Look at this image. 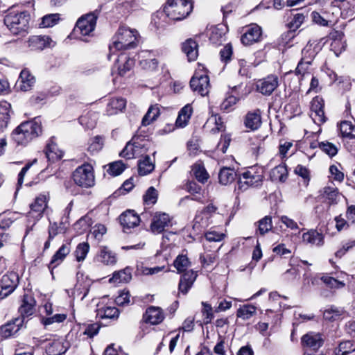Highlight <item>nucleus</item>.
<instances>
[{"label": "nucleus", "mask_w": 355, "mask_h": 355, "mask_svg": "<svg viewBox=\"0 0 355 355\" xmlns=\"http://www.w3.org/2000/svg\"><path fill=\"white\" fill-rule=\"evenodd\" d=\"M98 315L101 318H116L119 315V310L116 307L107 306L98 310Z\"/></svg>", "instance_id": "nucleus-56"}, {"label": "nucleus", "mask_w": 355, "mask_h": 355, "mask_svg": "<svg viewBox=\"0 0 355 355\" xmlns=\"http://www.w3.org/2000/svg\"><path fill=\"white\" fill-rule=\"evenodd\" d=\"M355 250V240L343 241L341 247L336 252L335 256L338 258L343 257L347 252Z\"/></svg>", "instance_id": "nucleus-55"}, {"label": "nucleus", "mask_w": 355, "mask_h": 355, "mask_svg": "<svg viewBox=\"0 0 355 355\" xmlns=\"http://www.w3.org/2000/svg\"><path fill=\"white\" fill-rule=\"evenodd\" d=\"M263 178L262 171H257L254 168H250L239 175L236 189L243 192L250 187H259L262 184Z\"/></svg>", "instance_id": "nucleus-7"}, {"label": "nucleus", "mask_w": 355, "mask_h": 355, "mask_svg": "<svg viewBox=\"0 0 355 355\" xmlns=\"http://www.w3.org/2000/svg\"><path fill=\"white\" fill-rule=\"evenodd\" d=\"M155 168V164L149 156L146 155L138 164V172L140 175H146L151 173Z\"/></svg>", "instance_id": "nucleus-43"}, {"label": "nucleus", "mask_w": 355, "mask_h": 355, "mask_svg": "<svg viewBox=\"0 0 355 355\" xmlns=\"http://www.w3.org/2000/svg\"><path fill=\"white\" fill-rule=\"evenodd\" d=\"M261 35V28L257 24H252L247 27L245 32L241 36V41L245 46L252 45L260 41Z\"/></svg>", "instance_id": "nucleus-15"}, {"label": "nucleus", "mask_w": 355, "mask_h": 355, "mask_svg": "<svg viewBox=\"0 0 355 355\" xmlns=\"http://www.w3.org/2000/svg\"><path fill=\"white\" fill-rule=\"evenodd\" d=\"M104 145V139L101 136H96L89 139L88 142L87 150L92 155L98 153L101 151Z\"/></svg>", "instance_id": "nucleus-45"}, {"label": "nucleus", "mask_w": 355, "mask_h": 355, "mask_svg": "<svg viewBox=\"0 0 355 355\" xmlns=\"http://www.w3.org/2000/svg\"><path fill=\"white\" fill-rule=\"evenodd\" d=\"M197 277V274L192 270H189L183 272L181 276L178 288L180 292L183 294H187L189 290L191 288Z\"/></svg>", "instance_id": "nucleus-22"}, {"label": "nucleus", "mask_w": 355, "mask_h": 355, "mask_svg": "<svg viewBox=\"0 0 355 355\" xmlns=\"http://www.w3.org/2000/svg\"><path fill=\"white\" fill-rule=\"evenodd\" d=\"M313 21L321 26H330L331 21L328 20L321 15L319 12L313 11L311 14Z\"/></svg>", "instance_id": "nucleus-64"}, {"label": "nucleus", "mask_w": 355, "mask_h": 355, "mask_svg": "<svg viewBox=\"0 0 355 355\" xmlns=\"http://www.w3.org/2000/svg\"><path fill=\"white\" fill-rule=\"evenodd\" d=\"M272 227V218L270 216H265L259 221L257 233L260 235H264L268 232Z\"/></svg>", "instance_id": "nucleus-54"}, {"label": "nucleus", "mask_w": 355, "mask_h": 355, "mask_svg": "<svg viewBox=\"0 0 355 355\" xmlns=\"http://www.w3.org/2000/svg\"><path fill=\"white\" fill-rule=\"evenodd\" d=\"M354 351L355 343L351 340H346L339 344L336 355H349Z\"/></svg>", "instance_id": "nucleus-49"}, {"label": "nucleus", "mask_w": 355, "mask_h": 355, "mask_svg": "<svg viewBox=\"0 0 355 355\" xmlns=\"http://www.w3.org/2000/svg\"><path fill=\"white\" fill-rule=\"evenodd\" d=\"M279 86V78L276 75H268L256 83L257 91L264 96H270Z\"/></svg>", "instance_id": "nucleus-10"}, {"label": "nucleus", "mask_w": 355, "mask_h": 355, "mask_svg": "<svg viewBox=\"0 0 355 355\" xmlns=\"http://www.w3.org/2000/svg\"><path fill=\"white\" fill-rule=\"evenodd\" d=\"M138 37L139 33L135 29L120 26L109 46L110 53H114L117 51L135 48L138 43Z\"/></svg>", "instance_id": "nucleus-1"}, {"label": "nucleus", "mask_w": 355, "mask_h": 355, "mask_svg": "<svg viewBox=\"0 0 355 355\" xmlns=\"http://www.w3.org/2000/svg\"><path fill=\"white\" fill-rule=\"evenodd\" d=\"M206 124L207 126L212 124L214 125V127L211 128V132H212L213 133L223 131L224 130L225 128L223 121H222L221 117L218 115H214L209 117Z\"/></svg>", "instance_id": "nucleus-53"}, {"label": "nucleus", "mask_w": 355, "mask_h": 355, "mask_svg": "<svg viewBox=\"0 0 355 355\" xmlns=\"http://www.w3.org/2000/svg\"><path fill=\"white\" fill-rule=\"evenodd\" d=\"M75 184L80 187L90 188L94 185V169L91 164L85 163L76 168L72 174Z\"/></svg>", "instance_id": "nucleus-6"}, {"label": "nucleus", "mask_w": 355, "mask_h": 355, "mask_svg": "<svg viewBox=\"0 0 355 355\" xmlns=\"http://www.w3.org/2000/svg\"><path fill=\"white\" fill-rule=\"evenodd\" d=\"M182 50L189 62L195 61L198 56V44L192 39H188L182 43Z\"/></svg>", "instance_id": "nucleus-23"}, {"label": "nucleus", "mask_w": 355, "mask_h": 355, "mask_svg": "<svg viewBox=\"0 0 355 355\" xmlns=\"http://www.w3.org/2000/svg\"><path fill=\"white\" fill-rule=\"evenodd\" d=\"M151 53L148 51H142L141 52L139 56L142 60L140 61V65L145 70L154 71L157 70L159 62L156 58L151 57Z\"/></svg>", "instance_id": "nucleus-27"}, {"label": "nucleus", "mask_w": 355, "mask_h": 355, "mask_svg": "<svg viewBox=\"0 0 355 355\" xmlns=\"http://www.w3.org/2000/svg\"><path fill=\"white\" fill-rule=\"evenodd\" d=\"M173 266L177 269L178 272H185L190 266V261L186 255L180 254L174 260Z\"/></svg>", "instance_id": "nucleus-47"}, {"label": "nucleus", "mask_w": 355, "mask_h": 355, "mask_svg": "<svg viewBox=\"0 0 355 355\" xmlns=\"http://www.w3.org/2000/svg\"><path fill=\"white\" fill-rule=\"evenodd\" d=\"M320 196L328 204L331 205L337 202L339 197V192L334 187H325L320 191Z\"/></svg>", "instance_id": "nucleus-35"}, {"label": "nucleus", "mask_w": 355, "mask_h": 355, "mask_svg": "<svg viewBox=\"0 0 355 355\" xmlns=\"http://www.w3.org/2000/svg\"><path fill=\"white\" fill-rule=\"evenodd\" d=\"M257 308L252 304H244L237 310L236 316L243 320H248L256 313Z\"/></svg>", "instance_id": "nucleus-44"}, {"label": "nucleus", "mask_w": 355, "mask_h": 355, "mask_svg": "<svg viewBox=\"0 0 355 355\" xmlns=\"http://www.w3.org/2000/svg\"><path fill=\"white\" fill-rule=\"evenodd\" d=\"M96 259L98 262L105 265H114L116 262V254L106 247L101 249Z\"/></svg>", "instance_id": "nucleus-34"}, {"label": "nucleus", "mask_w": 355, "mask_h": 355, "mask_svg": "<svg viewBox=\"0 0 355 355\" xmlns=\"http://www.w3.org/2000/svg\"><path fill=\"white\" fill-rule=\"evenodd\" d=\"M193 171L196 178L202 183L206 182L209 178V174L205 167L200 164H195L193 168Z\"/></svg>", "instance_id": "nucleus-58"}, {"label": "nucleus", "mask_w": 355, "mask_h": 355, "mask_svg": "<svg viewBox=\"0 0 355 355\" xmlns=\"http://www.w3.org/2000/svg\"><path fill=\"white\" fill-rule=\"evenodd\" d=\"M171 226V221L168 214L166 213H156L150 224L151 231L155 234H160L166 227Z\"/></svg>", "instance_id": "nucleus-16"}, {"label": "nucleus", "mask_w": 355, "mask_h": 355, "mask_svg": "<svg viewBox=\"0 0 355 355\" xmlns=\"http://www.w3.org/2000/svg\"><path fill=\"white\" fill-rule=\"evenodd\" d=\"M227 27L223 24L211 26L208 31L209 39L211 43L220 45L225 40Z\"/></svg>", "instance_id": "nucleus-19"}, {"label": "nucleus", "mask_w": 355, "mask_h": 355, "mask_svg": "<svg viewBox=\"0 0 355 355\" xmlns=\"http://www.w3.org/2000/svg\"><path fill=\"white\" fill-rule=\"evenodd\" d=\"M60 19L58 14L46 15L42 18L40 26L43 28L51 27L55 25Z\"/></svg>", "instance_id": "nucleus-61"}, {"label": "nucleus", "mask_w": 355, "mask_h": 355, "mask_svg": "<svg viewBox=\"0 0 355 355\" xmlns=\"http://www.w3.org/2000/svg\"><path fill=\"white\" fill-rule=\"evenodd\" d=\"M107 173L112 176H117L121 174L126 168V165L121 160L113 162L108 164Z\"/></svg>", "instance_id": "nucleus-51"}, {"label": "nucleus", "mask_w": 355, "mask_h": 355, "mask_svg": "<svg viewBox=\"0 0 355 355\" xmlns=\"http://www.w3.org/2000/svg\"><path fill=\"white\" fill-rule=\"evenodd\" d=\"M19 283L18 275L15 272L4 275L1 279L0 296L3 298L15 291Z\"/></svg>", "instance_id": "nucleus-13"}, {"label": "nucleus", "mask_w": 355, "mask_h": 355, "mask_svg": "<svg viewBox=\"0 0 355 355\" xmlns=\"http://www.w3.org/2000/svg\"><path fill=\"white\" fill-rule=\"evenodd\" d=\"M36 301L31 295L25 294L23 295L21 304L19 307L18 312L19 317L17 318H23L25 324L31 316L35 312Z\"/></svg>", "instance_id": "nucleus-12"}, {"label": "nucleus", "mask_w": 355, "mask_h": 355, "mask_svg": "<svg viewBox=\"0 0 355 355\" xmlns=\"http://www.w3.org/2000/svg\"><path fill=\"white\" fill-rule=\"evenodd\" d=\"M302 58L299 62L295 72L298 75L304 76L306 73L309 66L311 64L314 53L312 50L311 45L307 44L302 51Z\"/></svg>", "instance_id": "nucleus-18"}, {"label": "nucleus", "mask_w": 355, "mask_h": 355, "mask_svg": "<svg viewBox=\"0 0 355 355\" xmlns=\"http://www.w3.org/2000/svg\"><path fill=\"white\" fill-rule=\"evenodd\" d=\"M27 42L28 47L33 51H42L47 47H53L55 44V42L46 35L31 36Z\"/></svg>", "instance_id": "nucleus-17"}, {"label": "nucleus", "mask_w": 355, "mask_h": 355, "mask_svg": "<svg viewBox=\"0 0 355 355\" xmlns=\"http://www.w3.org/2000/svg\"><path fill=\"white\" fill-rule=\"evenodd\" d=\"M321 280L331 288H341L345 287V284L343 281H340L334 277L324 275L321 277Z\"/></svg>", "instance_id": "nucleus-60"}, {"label": "nucleus", "mask_w": 355, "mask_h": 355, "mask_svg": "<svg viewBox=\"0 0 355 355\" xmlns=\"http://www.w3.org/2000/svg\"><path fill=\"white\" fill-rule=\"evenodd\" d=\"M31 15L28 11L8 10L4 17V24L13 34L17 35L28 29Z\"/></svg>", "instance_id": "nucleus-3"}, {"label": "nucleus", "mask_w": 355, "mask_h": 355, "mask_svg": "<svg viewBox=\"0 0 355 355\" xmlns=\"http://www.w3.org/2000/svg\"><path fill=\"white\" fill-rule=\"evenodd\" d=\"M144 318L146 322L157 324L163 321L164 315L160 308L151 306L146 310Z\"/></svg>", "instance_id": "nucleus-24"}, {"label": "nucleus", "mask_w": 355, "mask_h": 355, "mask_svg": "<svg viewBox=\"0 0 355 355\" xmlns=\"http://www.w3.org/2000/svg\"><path fill=\"white\" fill-rule=\"evenodd\" d=\"M236 176V173L234 169L231 168H223L220 169L218 178L220 184L227 185L232 182Z\"/></svg>", "instance_id": "nucleus-42"}, {"label": "nucleus", "mask_w": 355, "mask_h": 355, "mask_svg": "<svg viewBox=\"0 0 355 355\" xmlns=\"http://www.w3.org/2000/svg\"><path fill=\"white\" fill-rule=\"evenodd\" d=\"M322 343L323 340L320 334L310 332L304 335L302 338V344L304 346L309 347L314 349L320 347Z\"/></svg>", "instance_id": "nucleus-29"}, {"label": "nucleus", "mask_w": 355, "mask_h": 355, "mask_svg": "<svg viewBox=\"0 0 355 355\" xmlns=\"http://www.w3.org/2000/svg\"><path fill=\"white\" fill-rule=\"evenodd\" d=\"M130 141L134 147L135 157H139L146 152L149 145V141L147 139L135 136Z\"/></svg>", "instance_id": "nucleus-36"}, {"label": "nucleus", "mask_w": 355, "mask_h": 355, "mask_svg": "<svg viewBox=\"0 0 355 355\" xmlns=\"http://www.w3.org/2000/svg\"><path fill=\"white\" fill-rule=\"evenodd\" d=\"M192 112L193 108L190 104L184 106L179 112L175 121L176 125L180 128L185 127L191 118Z\"/></svg>", "instance_id": "nucleus-33"}, {"label": "nucleus", "mask_w": 355, "mask_h": 355, "mask_svg": "<svg viewBox=\"0 0 355 355\" xmlns=\"http://www.w3.org/2000/svg\"><path fill=\"white\" fill-rule=\"evenodd\" d=\"M319 148L330 157L337 154L338 149L335 145L330 142H320L318 144Z\"/></svg>", "instance_id": "nucleus-63"}, {"label": "nucleus", "mask_w": 355, "mask_h": 355, "mask_svg": "<svg viewBox=\"0 0 355 355\" xmlns=\"http://www.w3.org/2000/svg\"><path fill=\"white\" fill-rule=\"evenodd\" d=\"M302 241L306 244L322 245L323 236L315 230H310L302 234Z\"/></svg>", "instance_id": "nucleus-37"}, {"label": "nucleus", "mask_w": 355, "mask_h": 355, "mask_svg": "<svg viewBox=\"0 0 355 355\" xmlns=\"http://www.w3.org/2000/svg\"><path fill=\"white\" fill-rule=\"evenodd\" d=\"M41 121L35 117L32 121L21 123L12 133V139L17 144L26 145L42 133Z\"/></svg>", "instance_id": "nucleus-2"}, {"label": "nucleus", "mask_w": 355, "mask_h": 355, "mask_svg": "<svg viewBox=\"0 0 355 355\" xmlns=\"http://www.w3.org/2000/svg\"><path fill=\"white\" fill-rule=\"evenodd\" d=\"M53 139V137L49 141L45 150L46 158L52 162L60 159L64 154L63 151L58 148Z\"/></svg>", "instance_id": "nucleus-26"}, {"label": "nucleus", "mask_w": 355, "mask_h": 355, "mask_svg": "<svg viewBox=\"0 0 355 355\" xmlns=\"http://www.w3.org/2000/svg\"><path fill=\"white\" fill-rule=\"evenodd\" d=\"M137 271L141 275H153L157 274L160 272L165 271L167 272L168 270L166 269L165 266H155L153 268H148L143 266V264L137 265Z\"/></svg>", "instance_id": "nucleus-50"}, {"label": "nucleus", "mask_w": 355, "mask_h": 355, "mask_svg": "<svg viewBox=\"0 0 355 355\" xmlns=\"http://www.w3.org/2000/svg\"><path fill=\"white\" fill-rule=\"evenodd\" d=\"M345 313L343 309L331 306L324 311L323 317L325 320L334 321L339 319Z\"/></svg>", "instance_id": "nucleus-48"}, {"label": "nucleus", "mask_w": 355, "mask_h": 355, "mask_svg": "<svg viewBox=\"0 0 355 355\" xmlns=\"http://www.w3.org/2000/svg\"><path fill=\"white\" fill-rule=\"evenodd\" d=\"M120 223L124 232L137 227L139 223V216L132 210H128L123 213L119 217Z\"/></svg>", "instance_id": "nucleus-21"}, {"label": "nucleus", "mask_w": 355, "mask_h": 355, "mask_svg": "<svg viewBox=\"0 0 355 355\" xmlns=\"http://www.w3.org/2000/svg\"><path fill=\"white\" fill-rule=\"evenodd\" d=\"M23 318H15L0 327V334L7 338L17 333L24 326Z\"/></svg>", "instance_id": "nucleus-20"}, {"label": "nucleus", "mask_w": 355, "mask_h": 355, "mask_svg": "<svg viewBox=\"0 0 355 355\" xmlns=\"http://www.w3.org/2000/svg\"><path fill=\"white\" fill-rule=\"evenodd\" d=\"M307 12L304 8H301L300 12L293 14V18L288 22V27L291 30L295 31L300 27L307 17Z\"/></svg>", "instance_id": "nucleus-41"}, {"label": "nucleus", "mask_w": 355, "mask_h": 355, "mask_svg": "<svg viewBox=\"0 0 355 355\" xmlns=\"http://www.w3.org/2000/svg\"><path fill=\"white\" fill-rule=\"evenodd\" d=\"M135 65V60L130 58L127 54L121 53L112 68V75L117 74L119 76H124L127 72L130 71Z\"/></svg>", "instance_id": "nucleus-11"}, {"label": "nucleus", "mask_w": 355, "mask_h": 355, "mask_svg": "<svg viewBox=\"0 0 355 355\" xmlns=\"http://www.w3.org/2000/svg\"><path fill=\"white\" fill-rule=\"evenodd\" d=\"M193 9L190 0H168L164 12L171 20L180 21L187 17Z\"/></svg>", "instance_id": "nucleus-4"}, {"label": "nucleus", "mask_w": 355, "mask_h": 355, "mask_svg": "<svg viewBox=\"0 0 355 355\" xmlns=\"http://www.w3.org/2000/svg\"><path fill=\"white\" fill-rule=\"evenodd\" d=\"M340 131L343 137L355 138V125L351 122L342 121L340 124Z\"/></svg>", "instance_id": "nucleus-52"}, {"label": "nucleus", "mask_w": 355, "mask_h": 355, "mask_svg": "<svg viewBox=\"0 0 355 355\" xmlns=\"http://www.w3.org/2000/svg\"><path fill=\"white\" fill-rule=\"evenodd\" d=\"M35 82L34 76L31 74L28 69H25L21 71L18 80L19 87L21 90L26 92L31 89Z\"/></svg>", "instance_id": "nucleus-28"}, {"label": "nucleus", "mask_w": 355, "mask_h": 355, "mask_svg": "<svg viewBox=\"0 0 355 355\" xmlns=\"http://www.w3.org/2000/svg\"><path fill=\"white\" fill-rule=\"evenodd\" d=\"M11 105L7 101L0 103V132L7 128L10 116Z\"/></svg>", "instance_id": "nucleus-31"}, {"label": "nucleus", "mask_w": 355, "mask_h": 355, "mask_svg": "<svg viewBox=\"0 0 355 355\" xmlns=\"http://www.w3.org/2000/svg\"><path fill=\"white\" fill-rule=\"evenodd\" d=\"M190 87L193 92L202 96L207 95L209 92L210 83L207 72L200 69H197L190 80Z\"/></svg>", "instance_id": "nucleus-8"}, {"label": "nucleus", "mask_w": 355, "mask_h": 355, "mask_svg": "<svg viewBox=\"0 0 355 355\" xmlns=\"http://www.w3.org/2000/svg\"><path fill=\"white\" fill-rule=\"evenodd\" d=\"M160 114L159 105L158 104L150 106L147 112L144 115L141 121L143 126H147L155 121Z\"/></svg>", "instance_id": "nucleus-39"}, {"label": "nucleus", "mask_w": 355, "mask_h": 355, "mask_svg": "<svg viewBox=\"0 0 355 355\" xmlns=\"http://www.w3.org/2000/svg\"><path fill=\"white\" fill-rule=\"evenodd\" d=\"M132 279V271L128 267L123 270L115 272L112 277L110 279V282L115 284L128 283Z\"/></svg>", "instance_id": "nucleus-40"}, {"label": "nucleus", "mask_w": 355, "mask_h": 355, "mask_svg": "<svg viewBox=\"0 0 355 355\" xmlns=\"http://www.w3.org/2000/svg\"><path fill=\"white\" fill-rule=\"evenodd\" d=\"M324 105V100L319 96L313 98L311 102V117L317 124L323 123L326 121Z\"/></svg>", "instance_id": "nucleus-14"}, {"label": "nucleus", "mask_w": 355, "mask_h": 355, "mask_svg": "<svg viewBox=\"0 0 355 355\" xmlns=\"http://www.w3.org/2000/svg\"><path fill=\"white\" fill-rule=\"evenodd\" d=\"M270 177L273 182H285L288 177V171L286 165L279 164L273 168L270 173Z\"/></svg>", "instance_id": "nucleus-38"}, {"label": "nucleus", "mask_w": 355, "mask_h": 355, "mask_svg": "<svg viewBox=\"0 0 355 355\" xmlns=\"http://www.w3.org/2000/svg\"><path fill=\"white\" fill-rule=\"evenodd\" d=\"M50 199L49 192L43 191L37 196L34 201L30 205V211L27 214L28 223L35 225L43 216L44 211L48 207Z\"/></svg>", "instance_id": "nucleus-5"}, {"label": "nucleus", "mask_w": 355, "mask_h": 355, "mask_svg": "<svg viewBox=\"0 0 355 355\" xmlns=\"http://www.w3.org/2000/svg\"><path fill=\"white\" fill-rule=\"evenodd\" d=\"M67 349L62 342L57 340L49 343L46 349L48 355H61L66 352Z\"/></svg>", "instance_id": "nucleus-46"}, {"label": "nucleus", "mask_w": 355, "mask_h": 355, "mask_svg": "<svg viewBox=\"0 0 355 355\" xmlns=\"http://www.w3.org/2000/svg\"><path fill=\"white\" fill-rule=\"evenodd\" d=\"M261 124V112L259 110L249 112L245 119V125L252 130H257Z\"/></svg>", "instance_id": "nucleus-30"}, {"label": "nucleus", "mask_w": 355, "mask_h": 355, "mask_svg": "<svg viewBox=\"0 0 355 355\" xmlns=\"http://www.w3.org/2000/svg\"><path fill=\"white\" fill-rule=\"evenodd\" d=\"M89 250V245L87 243H79L74 252L76 259L78 261H83Z\"/></svg>", "instance_id": "nucleus-59"}, {"label": "nucleus", "mask_w": 355, "mask_h": 355, "mask_svg": "<svg viewBox=\"0 0 355 355\" xmlns=\"http://www.w3.org/2000/svg\"><path fill=\"white\" fill-rule=\"evenodd\" d=\"M67 318L66 314L57 313L52 316L42 318V323L44 327H47L55 322L60 323L64 322Z\"/></svg>", "instance_id": "nucleus-62"}, {"label": "nucleus", "mask_w": 355, "mask_h": 355, "mask_svg": "<svg viewBox=\"0 0 355 355\" xmlns=\"http://www.w3.org/2000/svg\"><path fill=\"white\" fill-rule=\"evenodd\" d=\"M98 18L97 10L90 12L80 17L76 22L75 32L82 35H89L94 30Z\"/></svg>", "instance_id": "nucleus-9"}, {"label": "nucleus", "mask_w": 355, "mask_h": 355, "mask_svg": "<svg viewBox=\"0 0 355 355\" xmlns=\"http://www.w3.org/2000/svg\"><path fill=\"white\" fill-rule=\"evenodd\" d=\"M70 252V244L65 243L55 252L52 257V259L49 263V268L53 270L57 266L60 265L67 254Z\"/></svg>", "instance_id": "nucleus-25"}, {"label": "nucleus", "mask_w": 355, "mask_h": 355, "mask_svg": "<svg viewBox=\"0 0 355 355\" xmlns=\"http://www.w3.org/2000/svg\"><path fill=\"white\" fill-rule=\"evenodd\" d=\"M126 105V101L123 98H113L110 100L106 107L107 115H114L122 111Z\"/></svg>", "instance_id": "nucleus-32"}, {"label": "nucleus", "mask_w": 355, "mask_h": 355, "mask_svg": "<svg viewBox=\"0 0 355 355\" xmlns=\"http://www.w3.org/2000/svg\"><path fill=\"white\" fill-rule=\"evenodd\" d=\"M158 197L157 191L153 187H149L143 196L146 205H154L156 203Z\"/></svg>", "instance_id": "nucleus-57"}]
</instances>
